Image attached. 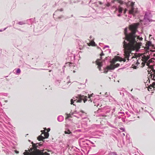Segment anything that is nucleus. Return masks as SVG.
Listing matches in <instances>:
<instances>
[{
  "mask_svg": "<svg viewBox=\"0 0 155 155\" xmlns=\"http://www.w3.org/2000/svg\"><path fill=\"white\" fill-rule=\"evenodd\" d=\"M138 39L140 41H142L143 38L139 36L136 35L135 40L134 43H131L130 41H127L129 43H127L125 41H124L123 44V48H124V56L125 58H127V61H129L130 59V54L132 50L138 49L140 48L141 46V43L139 42H137Z\"/></svg>",
  "mask_w": 155,
  "mask_h": 155,
  "instance_id": "1",
  "label": "nucleus"
},
{
  "mask_svg": "<svg viewBox=\"0 0 155 155\" xmlns=\"http://www.w3.org/2000/svg\"><path fill=\"white\" fill-rule=\"evenodd\" d=\"M139 25V23H134L129 26V29L131 32L127 33V28L126 27L124 30V33L125 35V39L127 41H130L131 43H134L136 38V32L137 31V28Z\"/></svg>",
  "mask_w": 155,
  "mask_h": 155,
  "instance_id": "2",
  "label": "nucleus"
},
{
  "mask_svg": "<svg viewBox=\"0 0 155 155\" xmlns=\"http://www.w3.org/2000/svg\"><path fill=\"white\" fill-rule=\"evenodd\" d=\"M126 59L127 60V58H125L124 56V58H122L118 56H117L113 58L112 60L110 61L111 64L109 66H107V68H108L109 70H113L115 68L114 67V64L115 62L117 61H123L125 62L126 61Z\"/></svg>",
  "mask_w": 155,
  "mask_h": 155,
  "instance_id": "3",
  "label": "nucleus"
},
{
  "mask_svg": "<svg viewBox=\"0 0 155 155\" xmlns=\"http://www.w3.org/2000/svg\"><path fill=\"white\" fill-rule=\"evenodd\" d=\"M32 147L34 150L32 152L31 155H49V154L47 152L43 153L38 149H37L38 147L37 143H32Z\"/></svg>",
  "mask_w": 155,
  "mask_h": 155,
  "instance_id": "4",
  "label": "nucleus"
},
{
  "mask_svg": "<svg viewBox=\"0 0 155 155\" xmlns=\"http://www.w3.org/2000/svg\"><path fill=\"white\" fill-rule=\"evenodd\" d=\"M104 55L103 51L100 54V58L97 59L95 61L96 64L97 65V68L100 71H102L101 67L103 66L102 56Z\"/></svg>",
  "mask_w": 155,
  "mask_h": 155,
  "instance_id": "5",
  "label": "nucleus"
},
{
  "mask_svg": "<svg viewBox=\"0 0 155 155\" xmlns=\"http://www.w3.org/2000/svg\"><path fill=\"white\" fill-rule=\"evenodd\" d=\"M77 98H78V100L77 101V102L81 103L82 100H83L84 103H85L87 100L86 96H85L83 95L82 96L81 95H79Z\"/></svg>",
  "mask_w": 155,
  "mask_h": 155,
  "instance_id": "6",
  "label": "nucleus"
},
{
  "mask_svg": "<svg viewBox=\"0 0 155 155\" xmlns=\"http://www.w3.org/2000/svg\"><path fill=\"white\" fill-rule=\"evenodd\" d=\"M137 11L136 8L134 7L130 8V9L129 10V13L130 14H132L134 15L135 14L137 13Z\"/></svg>",
  "mask_w": 155,
  "mask_h": 155,
  "instance_id": "7",
  "label": "nucleus"
},
{
  "mask_svg": "<svg viewBox=\"0 0 155 155\" xmlns=\"http://www.w3.org/2000/svg\"><path fill=\"white\" fill-rule=\"evenodd\" d=\"M131 59L134 58L135 60L136 61V63H135V65H136L137 66H138L140 64V63L141 62V60H137V58L136 56H133L131 58Z\"/></svg>",
  "mask_w": 155,
  "mask_h": 155,
  "instance_id": "8",
  "label": "nucleus"
},
{
  "mask_svg": "<svg viewBox=\"0 0 155 155\" xmlns=\"http://www.w3.org/2000/svg\"><path fill=\"white\" fill-rule=\"evenodd\" d=\"M146 46H151L153 48L155 49L154 47V45L152 44V43L150 41H147L146 43Z\"/></svg>",
  "mask_w": 155,
  "mask_h": 155,
  "instance_id": "9",
  "label": "nucleus"
},
{
  "mask_svg": "<svg viewBox=\"0 0 155 155\" xmlns=\"http://www.w3.org/2000/svg\"><path fill=\"white\" fill-rule=\"evenodd\" d=\"M141 61L143 62H147L148 61V60L146 58V56L143 55V56L142 57V59L141 60Z\"/></svg>",
  "mask_w": 155,
  "mask_h": 155,
  "instance_id": "10",
  "label": "nucleus"
},
{
  "mask_svg": "<svg viewBox=\"0 0 155 155\" xmlns=\"http://www.w3.org/2000/svg\"><path fill=\"white\" fill-rule=\"evenodd\" d=\"M45 139V137H43L41 136H39L38 137L37 139L39 141L42 140L43 141V140L44 139Z\"/></svg>",
  "mask_w": 155,
  "mask_h": 155,
  "instance_id": "11",
  "label": "nucleus"
},
{
  "mask_svg": "<svg viewBox=\"0 0 155 155\" xmlns=\"http://www.w3.org/2000/svg\"><path fill=\"white\" fill-rule=\"evenodd\" d=\"M65 115H66V116L65 118V120H67V119H68L69 117H72L71 116V114H66Z\"/></svg>",
  "mask_w": 155,
  "mask_h": 155,
  "instance_id": "12",
  "label": "nucleus"
},
{
  "mask_svg": "<svg viewBox=\"0 0 155 155\" xmlns=\"http://www.w3.org/2000/svg\"><path fill=\"white\" fill-rule=\"evenodd\" d=\"M152 59H154V58H152L147 61V64H146V65L147 66H149L150 64L151 63H152L153 62Z\"/></svg>",
  "mask_w": 155,
  "mask_h": 155,
  "instance_id": "13",
  "label": "nucleus"
},
{
  "mask_svg": "<svg viewBox=\"0 0 155 155\" xmlns=\"http://www.w3.org/2000/svg\"><path fill=\"white\" fill-rule=\"evenodd\" d=\"M88 45H91L92 46H95V43L94 41H91L88 44Z\"/></svg>",
  "mask_w": 155,
  "mask_h": 155,
  "instance_id": "14",
  "label": "nucleus"
},
{
  "mask_svg": "<svg viewBox=\"0 0 155 155\" xmlns=\"http://www.w3.org/2000/svg\"><path fill=\"white\" fill-rule=\"evenodd\" d=\"M123 10V8H122L120 6H119L118 7V12L119 13H122V11Z\"/></svg>",
  "mask_w": 155,
  "mask_h": 155,
  "instance_id": "15",
  "label": "nucleus"
},
{
  "mask_svg": "<svg viewBox=\"0 0 155 155\" xmlns=\"http://www.w3.org/2000/svg\"><path fill=\"white\" fill-rule=\"evenodd\" d=\"M44 135L45 136V138H47L49 136V134L48 132H45L44 133Z\"/></svg>",
  "mask_w": 155,
  "mask_h": 155,
  "instance_id": "16",
  "label": "nucleus"
},
{
  "mask_svg": "<svg viewBox=\"0 0 155 155\" xmlns=\"http://www.w3.org/2000/svg\"><path fill=\"white\" fill-rule=\"evenodd\" d=\"M152 87L153 88L155 87V82H153L152 83V84L150 85V86L149 88L150 89H151V88H150V87Z\"/></svg>",
  "mask_w": 155,
  "mask_h": 155,
  "instance_id": "17",
  "label": "nucleus"
},
{
  "mask_svg": "<svg viewBox=\"0 0 155 155\" xmlns=\"http://www.w3.org/2000/svg\"><path fill=\"white\" fill-rule=\"evenodd\" d=\"M109 70L108 68H107V66L105 68H104V73H107L108 71V70Z\"/></svg>",
  "mask_w": 155,
  "mask_h": 155,
  "instance_id": "18",
  "label": "nucleus"
},
{
  "mask_svg": "<svg viewBox=\"0 0 155 155\" xmlns=\"http://www.w3.org/2000/svg\"><path fill=\"white\" fill-rule=\"evenodd\" d=\"M64 133L65 134H70L72 133L69 130H68L67 131H65Z\"/></svg>",
  "mask_w": 155,
  "mask_h": 155,
  "instance_id": "19",
  "label": "nucleus"
},
{
  "mask_svg": "<svg viewBox=\"0 0 155 155\" xmlns=\"http://www.w3.org/2000/svg\"><path fill=\"white\" fill-rule=\"evenodd\" d=\"M146 63L147 64V62H145L143 61L142 62L141 64V65H142L141 66V67L143 68V67H144L145 66V64Z\"/></svg>",
  "mask_w": 155,
  "mask_h": 155,
  "instance_id": "20",
  "label": "nucleus"
},
{
  "mask_svg": "<svg viewBox=\"0 0 155 155\" xmlns=\"http://www.w3.org/2000/svg\"><path fill=\"white\" fill-rule=\"evenodd\" d=\"M117 2L120 4L122 5L123 4V2L122 0H118Z\"/></svg>",
  "mask_w": 155,
  "mask_h": 155,
  "instance_id": "21",
  "label": "nucleus"
},
{
  "mask_svg": "<svg viewBox=\"0 0 155 155\" xmlns=\"http://www.w3.org/2000/svg\"><path fill=\"white\" fill-rule=\"evenodd\" d=\"M134 2H131L130 4V8L134 7Z\"/></svg>",
  "mask_w": 155,
  "mask_h": 155,
  "instance_id": "22",
  "label": "nucleus"
},
{
  "mask_svg": "<svg viewBox=\"0 0 155 155\" xmlns=\"http://www.w3.org/2000/svg\"><path fill=\"white\" fill-rule=\"evenodd\" d=\"M114 67L115 68L118 67L120 66V64L117 63L116 64H114Z\"/></svg>",
  "mask_w": 155,
  "mask_h": 155,
  "instance_id": "23",
  "label": "nucleus"
},
{
  "mask_svg": "<svg viewBox=\"0 0 155 155\" xmlns=\"http://www.w3.org/2000/svg\"><path fill=\"white\" fill-rule=\"evenodd\" d=\"M149 68H150L151 70H153V65H150L149 66H148Z\"/></svg>",
  "mask_w": 155,
  "mask_h": 155,
  "instance_id": "24",
  "label": "nucleus"
},
{
  "mask_svg": "<svg viewBox=\"0 0 155 155\" xmlns=\"http://www.w3.org/2000/svg\"><path fill=\"white\" fill-rule=\"evenodd\" d=\"M21 72V70L19 68L17 69L16 71L17 73L19 74Z\"/></svg>",
  "mask_w": 155,
  "mask_h": 155,
  "instance_id": "25",
  "label": "nucleus"
},
{
  "mask_svg": "<svg viewBox=\"0 0 155 155\" xmlns=\"http://www.w3.org/2000/svg\"><path fill=\"white\" fill-rule=\"evenodd\" d=\"M74 103V101L73 99H71V104H73V105H75L74 104H73Z\"/></svg>",
  "mask_w": 155,
  "mask_h": 155,
  "instance_id": "26",
  "label": "nucleus"
},
{
  "mask_svg": "<svg viewBox=\"0 0 155 155\" xmlns=\"http://www.w3.org/2000/svg\"><path fill=\"white\" fill-rule=\"evenodd\" d=\"M146 58L148 60L150 58V55H148L147 56H146Z\"/></svg>",
  "mask_w": 155,
  "mask_h": 155,
  "instance_id": "27",
  "label": "nucleus"
},
{
  "mask_svg": "<svg viewBox=\"0 0 155 155\" xmlns=\"http://www.w3.org/2000/svg\"><path fill=\"white\" fill-rule=\"evenodd\" d=\"M149 46H147V47H145V48H146L147 50H149Z\"/></svg>",
  "mask_w": 155,
  "mask_h": 155,
  "instance_id": "28",
  "label": "nucleus"
},
{
  "mask_svg": "<svg viewBox=\"0 0 155 155\" xmlns=\"http://www.w3.org/2000/svg\"><path fill=\"white\" fill-rule=\"evenodd\" d=\"M38 145L39 146H41L42 145V144H41L40 143H37Z\"/></svg>",
  "mask_w": 155,
  "mask_h": 155,
  "instance_id": "29",
  "label": "nucleus"
},
{
  "mask_svg": "<svg viewBox=\"0 0 155 155\" xmlns=\"http://www.w3.org/2000/svg\"><path fill=\"white\" fill-rule=\"evenodd\" d=\"M110 4L109 3H108L107 5H106V6H108V7H109V6H110Z\"/></svg>",
  "mask_w": 155,
  "mask_h": 155,
  "instance_id": "30",
  "label": "nucleus"
},
{
  "mask_svg": "<svg viewBox=\"0 0 155 155\" xmlns=\"http://www.w3.org/2000/svg\"><path fill=\"white\" fill-rule=\"evenodd\" d=\"M127 9H125L124 10V14H125L126 12V11H127Z\"/></svg>",
  "mask_w": 155,
  "mask_h": 155,
  "instance_id": "31",
  "label": "nucleus"
},
{
  "mask_svg": "<svg viewBox=\"0 0 155 155\" xmlns=\"http://www.w3.org/2000/svg\"><path fill=\"white\" fill-rule=\"evenodd\" d=\"M50 128H48L47 129V131L48 132H49L50 131Z\"/></svg>",
  "mask_w": 155,
  "mask_h": 155,
  "instance_id": "32",
  "label": "nucleus"
},
{
  "mask_svg": "<svg viewBox=\"0 0 155 155\" xmlns=\"http://www.w3.org/2000/svg\"><path fill=\"white\" fill-rule=\"evenodd\" d=\"M15 153H19V152L17 150H15Z\"/></svg>",
  "mask_w": 155,
  "mask_h": 155,
  "instance_id": "33",
  "label": "nucleus"
},
{
  "mask_svg": "<svg viewBox=\"0 0 155 155\" xmlns=\"http://www.w3.org/2000/svg\"><path fill=\"white\" fill-rule=\"evenodd\" d=\"M152 71L154 73H155V70L154 69V68L153 69V70H152Z\"/></svg>",
  "mask_w": 155,
  "mask_h": 155,
  "instance_id": "34",
  "label": "nucleus"
},
{
  "mask_svg": "<svg viewBox=\"0 0 155 155\" xmlns=\"http://www.w3.org/2000/svg\"><path fill=\"white\" fill-rule=\"evenodd\" d=\"M98 3H99L100 4V5H101V4H102V2H98Z\"/></svg>",
  "mask_w": 155,
  "mask_h": 155,
  "instance_id": "35",
  "label": "nucleus"
},
{
  "mask_svg": "<svg viewBox=\"0 0 155 155\" xmlns=\"http://www.w3.org/2000/svg\"><path fill=\"white\" fill-rule=\"evenodd\" d=\"M150 51H151L152 52H154L155 51V50H150Z\"/></svg>",
  "mask_w": 155,
  "mask_h": 155,
  "instance_id": "36",
  "label": "nucleus"
},
{
  "mask_svg": "<svg viewBox=\"0 0 155 155\" xmlns=\"http://www.w3.org/2000/svg\"><path fill=\"white\" fill-rule=\"evenodd\" d=\"M113 3H114V1L113 0L112 1H111Z\"/></svg>",
  "mask_w": 155,
  "mask_h": 155,
  "instance_id": "37",
  "label": "nucleus"
},
{
  "mask_svg": "<svg viewBox=\"0 0 155 155\" xmlns=\"http://www.w3.org/2000/svg\"><path fill=\"white\" fill-rule=\"evenodd\" d=\"M63 9H62V8H61V9L60 10V11H63Z\"/></svg>",
  "mask_w": 155,
  "mask_h": 155,
  "instance_id": "38",
  "label": "nucleus"
},
{
  "mask_svg": "<svg viewBox=\"0 0 155 155\" xmlns=\"http://www.w3.org/2000/svg\"><path fill=\"white\" fill-rule=\"evenodd\" d=\"M81 112H82V113H84V111H83V110H81Z\"/></svg>",
  "mask_w": 155,
  "mask_h": 155,
  "instance_id": "39",
  "label": "nucleus"
},
{
  "mask_svg": "<svg viewBox=\"0 0 155 155\" xmlns=\"http://www.w3.org/2000/svg\"><path fill=\"white\" fill-rule=\"evenodd\" d=\"M88 95L89 96H88V98H90V97H90V96H89V94H88Z\"/></svg>",
  "mask_w": 155,
  "mask_h": 155,
  "instance_id": "40",
  "label": "nucleus"
},
{
  "mask_svg": "<svg viewBox=\"0 0 155 155\" xmlns=\"http://www.w3.org/2000/svg\"><path fill=\"white\" fill-rule=\"evenodd\" d=\"M134 68H136V66H134Z\"/></svg>",
  "mask_w": 155,
  "mask_h": 155,
  "instance_id": "41",
  "label": "nucleus"
},
{
  "mask_svg": "<svg viewBox=\"0 0 155 155\" xmlns=\"http://www.w3.org/2000/svg\"><path fill=\"white\" fill-rule=\"evenodd\" d=\"M114 1H117V2L118 1V0H113Z\"/></svg>",
  "mask_w": 155,
  "mask_h": 155,
  "instance_id": "42",
  "label": "nucleus"
},
{
  "mask_svg": "<svg viewBox=\"0 0 155 155\" xmlns=\"http://www.w3.org/2000/svg\"><path fill=\"white\" fill-rule=\"evenodd\" d=\"M118 16H120V15H118Z\"/></svg>",
  "mask_w": 155,
  "mask_h": 155,
  "instance_id": "43",
  "label": "nucleus"
},
{
  "mask_svg": "<svg viewBox=\"0 0 155 155\" xmlns=\"http://www.w3.org/2000/svg\"><path fill=\"white\" fill-rule=\"evenodd\" d=\"M153 56H155V54H153Z\"/></svg>",
  "mask_w": 155,
  "mask_h": 155,
  "instance_id": "44",
  "label": "nucleus"
},
{
  "mask_svg": "<svg viewBox=\"0 0 155 155\" xmlns=\"http://www.w3.org/2000/svg\"><path fill=\"white\" fill-rule=\"evenodd\" d=\"M150 71H148V72H149V73H150Z\"/></svg>",
  "mask_w": 155,
  "mask_h": 155,
  "instance_id": "45",
  "label": "nucleus"
},
{
  "mask_svg": "<svg viewBox=\"0 0 155 155\" xmlns=\"http://www.w3.org/2000/svg\"><path fill=\"white\" fill-rule=\"evenodd\" d=\"M104 116L105 117H107V116L106 115H104V116Z\"/></svg>",
  "mask_w": 155,
  "mask_h": 155,
  "instance_id": "46",
  "label": "nucleus"
}]
</instances>
